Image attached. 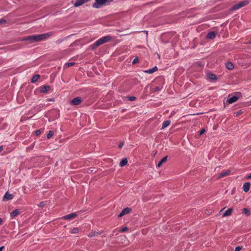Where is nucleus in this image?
Instances as JSON below:
<instances>
[{
  "label": "nucleus",
  "instance_id": "17",
  "mask_svg": "<svg viewBox=\"0 0 251 251\" xmlns=\"http://www.w3.org/2000/svg\"><path fill=\"white\" fill-rule=\"evenodd\" d=\"M230 173V171L229 170H227L225 172H222L219 176V177H223L226 176H228Z\"/></svg>",
  "mask_w": 251,
  "mask_h": 251
},
{
  "label": "nucleus",
  "instance_id": "19",
  "mask_svg": "<svg viewBox=\"0 0 251 251\" xmlns=\"http://www.w3.org/2000/svg\"><path fill=\"white\" fill-rule=\"evenodd\" d=\"M167 159V156H165V157H163V158H162L161 160L158 163V164L157 165V167H160L163 163L166 162Z\"/></svg>",
  "mask_w": 251,
  "mask_h": 251
},
{
  "label": "nucleus",
  "instance_id": "32",
  "mask_svg": "<svg viewBox=\"0 0 251 251\" xmlns=\"http://www.w3.org/2000/svg\"><path fill=\"white\" fill-rule=\"evenodd\" d=\"M41 130H37L35 131V134L36 136H39L41 134Z\"/></svg>",
  "mask_w": 251,
  "mask_h": 251
},
{
  "label": "nucleus",
  "instance_id": "13",
  "mask_svg": "<svg viewBox=\"0 0 251 251\" xmlns=\"http://www.w3.org/2000/svg\"><path fill=\"white\" fill-rule=\"evenodd\" d=\"M157 70H158V69H157V67L155 66L152 69L144 71V72L147 74H151L154 73L156 71H157Z\"/></svg>",
  "mask_w": 251,
  "mask_h": 251
},
{
  "label": "nucleus",
  "instance_id": "24",
  "mask_svg": "<svg viewBox=\"0 0 251 251\" xmlns=\"http://www.w3.org/2000/svg\"><path fill=\"white\" fill-rule=\"evenodd\" d=\"M243 213L247 216L250 215L251 214L250 211L249 209L247 208H244L243 209Z\"/></svg>",
  "mask_w": 251,
  "mask_h": 251
},
{
  "label": "nucleus",
  "instance_id": "30",
  "mask_svg": "<svg viewBox=\"0 0 251 251\" xmlns=\"http://www.w3.org/2000/svg\"><path fill=\"white\" fill-rule=\"evenodd\" d=\"M128 230V228L127 227H125L120 230V232H124L127 231Z\"/></svg>",
  "mask_w": 251,
  "mask_h": 251
},
{
  "label": "nucleus",
  "instance_id": "33",
  "mask_svg": "<svg viewBox=\"0 0 251 251\" xmlns=\"http://www.w3.org/2000/svg\"><path fill=\"white\" fill-rule=\"evenodd\" d=\"M242 247L241 246H238L235 248L234 251H240L241 250H242Z\"/></svg>",
  "mask_w": 251,
  "mask_h": 251
},
{
  "label": "nucleus",
  "instance_id": "26",
  "mask_svg": "<svg viewBox=\"0 0 251 251\" xmlns=\"http://www.w3.org/2000/svg\"><path fill=\"white\" fill-rule=\"evenodd\" d=\"M54 134V132L53 131H50L48 133V134H47V138L48 139H50V138L51 137H52V136Z\"/></svg>",
  "mask_w": 251,
  "mask_h": 251
},
{
  "label": "nucleus",
  "instance_id": "5",
  "mask_svg": "<svg viewBox=\"0 0 251 251\" xmlns=\"http://www.w3.org/2000/svg\"><path fill=\"white\" fill-rule=\"evenodd\" d=\"M241 96L240 93H236L235 95L232 96H228V99L227 100V102L229 104L233 103L236 101L238 100L239 99V98Z\"/></svg>",
  "mask_w": 251,
  "mask_h": 251
},
{
  "label": "nucleus",
  "instance_id": "23",
  "mask_svg": "<svg viewBox=\"0 0 251 251\" xmlns=\"http://www.w3.org/2000/svg\"><path fill=\"white\" fill-rule=\"evenodd\" d=\"M79 229L77 227H74L72 229H71L70 232L72 234H76L78 233Z\"/></svg>",
  "mask_w": 251,
  "mask_h": 251
},
{
  "label": "nucleus",
  "instance_id": "27",
  "mask_svg": "<svg viewBox=\"0 0 251 251\" xmlns=\"http://www.w3.org/2000/svg\"><path fill=\"white\" fill-rule=\"evenodd\" d=\"M130 209L128 207L125 208L123 210V213H124L125 214L128 213L130 212Z\"/></svg>",
  "mask_w": 251,
  "mask_h": 251
},
{
  "label": "nucleus",
  "instance_id": "9",
  "mask_svg": "<svg viewBox=\"0 0 251 251\" xmlns=\"http://www.w3.org/2000/svg\"><path fill=\"white\" fill-rule=\"evenodd\" d=\"M89 0H76L74 4V6L75 7H78L79 6L83 4L86 3Z\"/></svg>",
  "mask_w": 251,
  "mask_h": 251
},
{
  "label": "nucleus",
  "instance_id": "10",
  "mask_svg": "<svg viewBox=\"0 0 251 251\" xmlns=\"http://www.w3.org/2000/svg\"><path fill=\"white\" fill-rule=\"evenodd\" d=\"M251 186V184L249 182H246L244 184L243 189L245 192L249 191Z\"/></svg>",
  "mask_w": 251,
  "mask_h": 251
},
{
  "label": "nucleus",
  "instance_id": "2",
  "mask_svg": "<svg viewBox=\"0 0 251 251\" xmlns=\"http://www.w3.org/2000/svg\"><path fill=\"white\" fill-rule=\"evenodd\" d=\"M111 39L112 37L110 36L102 37L96 41L93 45H92V48L94 49L105 43L109 42Z\"/></svg>",
  "mask_w": 251,
  "mask_h": 251
},
{
  "label": "nucleus",
  "instance_id": "29",
  "mask_svg": "<svg viewBox=\"0 0 251 251\" xmlns=\"http://www.w3.org/2000/svg\"><path fill=\"white\" fill-rule=\"evenodd\" d=\"M139 61V59H138V57H135L134 60H133L132 61V64H136L137 63H138Z\"/></svg>",
  "mask_w": 251,
  "mask_h": 251
},
{
  "label": "nucleus",
  "instance_id": "8",
  "mask_svg": "<svg viewBox=\"0 0 251 251\" xmlns=\"http://www.w3.org/2000/svg\"><path fill=\"white\" fill-rule=\"evenodd\" d=\"M14 196L9 194L8 192H6L3 196V201H7L13 198Z\"/></svg>",
  "mask_w": 251,
  "mask_h": 251
},
{
  "label": "nucleus",
  "instance_id": "15",
  "mask_svg": "<svg viewBox=\"0 0 251 251\" xmlns=\"http://www.w3.org/2000/svg\"><path fill=\"white\" fill-rule=\"evenodd\" d=\"M102 232H103L102 231H101L100 232H96V231L92 232L90 233L89 234V235H88V236L89 237H94V236H98V235L102 233Z\"/></svg>",
  "mask_w": 251,
  "mask_h": 251
},
{
  "label": "nucleus",
  "instance_id": "37",
  "mask_svg": "<svg viewBox=\"0 0 251 251\" xmlns=\"http://www.w3.org/2000/svg\"><path fill=\"white\" fill-rule=\"evenodd\" d=\"M205 132V130L204 129H201L200 132V135H201L203 134Z\"/></svg>",
  "mask_w": 251,
  "mask_h": 251
},
{
  "label": "nucleus",
  "instance_id": "16",
  "mask_svg": "<svg viewBox=\"0 0 251 251\" xmlns=\"http://www.w3.org/2000/svg\"><path fill=\"white\" fill-rule=\"evenodd\" d=\"M207 77L209 79L211 80H216L217 79V76L215 75L210 73L207 75Z\"/></svg>",
  "mask_w": 251,
  "mask_h": 251
},
{
  "label": "nucleus",
  "instance_id": "14",
  "mask_svg": "<svg viewBox=\"0 0 251 251\" xmlns=\"http://www.w3.org/2000/svg\"><path fill=\"white\" fill-rule=\"evenodd\" d=\"M233 209L232 208L228 209L223 215V217L229 216L231 215Z\"/></svg>",
  "mask_w": 251,
  "mask_h": 251
},
{
  "label": "nucleus",
  "instance_id": "39",
  "mask_svg": "<svg viewBox=\"0 0 251 251\" xmlns=\"http://www.w3.org/2000/svg\"><path fill=\"white\" fill-rule=\"evenodd\" d=\"M246 178L247 179H251V173L246 177Z\"/></svg>",
  "mask_w": 251,
  "mask_h": 251
},
{
  "label": "nucleus",
  "instance_id": "40",
  "mask_svg": "<svg viewBox=\"0 0 251 251\" xmlns=\"http://www.w3.org/2000/svg\"><path fill=\"white\" fill-rule=\"evenodd\" d=\"M6 21L4 20H0V24H2L5 23Z\"/></svg>",
  "mask_w": 251,
  "mask_h": 251
},
{
  "label": "nucleus",
  "instance_id": "38",
  "mask_svg": "<svg viewBox=\"0 0 251 251\" xmlns=\"http://www.w3.org/2000/svg\"><path fill=\"white\" fill-rule=\"evenodd\" d=\"M124 215H125V214L124 213H123V211H122V212L119 215V217H122Z\"/></svg>",
  "mask_w": 251,
  "mask_h": 251
},
{
  "label": "nucleus",
  "instance_id": "11",
  "mask_svg": "<svg viewBox=\"0 0 251 251\" xmlns=\"http://www.w3.org/2000/svg\"><path fill=\"white\" fill-rule=\"evenodd\" d=\"M216 34L215 31H211L209 32L207 35L206 38L208 39H213L216 37Z\"/></svg>",
  "mask_w": 251,
  "mask_h": 251
},
{
  "label": "nucleus",
  "instance_id": "20",
  "mask_svg": "<svg viewBox=\"0 0 251 251\" xmlns=\"http://www.w3.org/2000/svg\"><path fill=\"white\" fill-rule=\"evenodd\" d=\"M171 121L170 120H167L164 121L162 124V128H165L170 125Z\"/></svg>",
  "mask_w": 251,
  "mask_h": 251
},
{
  "label": "nucleus",
  "instance_id": "35",
  "mask_svg": "<svg viewBox=\"0 0 251 251\" xmlns=\"http://www.w3.org/2000/svg\"><path fill=\"white\" fill-rule=\"evenodd\" d=\"M241 113H242V111L241 110H240L237 112L235 113L236 116H238L240 115Z\"/></svg>",
  "mask_w": 251,
  "mask_h": 251
},
{
  "label": "nucleus",
  "instance_id": "34",
  "mask_svg": "<svg viewBox=\"0 0 251 251\" xmlns=\"http://www.w3.org/2000/svg\"><path fill=\"white\" fill-rule=\"evenodd\" d=\"M161 88H162V87H160V86L155 87L154 88V91H155V92L158 91L160 90V89H161Z\"/></svg>",
  "mask_w": 251,
  "mask_h": 251
},
{
  "label": "nucleus",
  "instance_id": "12",
  "mask_svg": "<svg viewBox=\"0 0 251 251\" xmlns=\"http://www.w3.org/2000/svg\"><path fill=\"white\" fill-rule=\"evenodd\" d=\"M50 89V87L48 85L42 86L40 87V91L42 93H46Z\"/></svg>",
  "mask_w": 251,
  "mask_h": 251
},
{
  "label": "nucleus",
  "instance_id": "6",
  "mask_svg": "<svg viewBox=\"0 0 251 251\" xmlns=\"http://www.w3.org/2000/svg\"><path fill=\"white\" fill-rule=\"evenodd\" d=\"M77 216V215L76 213H73L63 216L61 219L63 220H72L75 219Z\"/></svg>",
  "mask_w": 251,
  "mask_h": 251
},
{
  "label": "nucleus",
  "instance_id": "31",
  "mask_svg": "<svg viewBox=\"0 0 251 251\" xmlns=\"http://www.w3.org/2000/svg\"><path fill=\"white\" fill-rule=\"evenodd\" d=\"M128 99L130 101H134L136 100V98L134 96H131V97H128Z\"/></svg>",
  "mask_w": 251,
  "mask_h": 251
},
{
  "label": "nucleus",
  "instance_id": "43",
  "mask_svg": "<svg viewBox=\"0 0 251 251\" xmlns=\"http://www.w3.org/2000/svg\"><path fill=\"white\" fill-rule=\"evenodd\" d=\"M3 248H4L3 246L0 247V251H2V250H3Z\"/></svg>",
  "mask_w": 251,
  "mask_h": 251
},
{
  "label": "nucleus",
  "instance_id": "22",
  "mask_svg": "<svg viewBox=\"0 0 251 251\" xmlns=\"http://www.w3.org/2000/svg\"><path fill=\"white\" fill-rule=\"evenodd\" d=\"M127 163V160L126 158L123 159L120 162V166L121 167L124 166Z\"/></svg>",
  "mask_w": 251,
  "mask_h": 251
},
{
  "label": "nucleus",
  "instance_id": "25",
  "mask_svg": "<svg viewBox=\"0 0 251 251\" xmlns=\"http://www.w3.org/2000/svg\"><path fill=\"white\" fill-rule=\"evenodd\" d=\"M39 78V75H34L32 78V82H33V83L35 82L38 80V79Z\"/></svg>",
  "mask_w": 251,
  "mask_h": 251
},
{
  "label": "nucleus",
  "instance_id": "7",
  "mask_svg": "<svg viewBox=\"0 0 251 251\" xmlns=\"http://www.w3.org/2000/svg\"><path fill=\"white\" fill-rule=\"evenodd\" d=\"M82 100L81 97H76L71 100V103L74 105H77L81 103Z\"/></svg>",
  "mask_w": 251,
  "mask_h": 251
},
{
  "label": "nucleus",
  "instance_id": "1",
  "mask_svg": "<svg viewBox=\"0 0 251 251\" xmlns=\"http://www.w3.org/2000/svg\"><path fill=\"white\" fill-rule=\"evenodd\" d=\"M51 35L50 32L46 33L44 34L29 35L24 37L22 39L23 41H28L30 43H34L35 42H39L41 41H44L48 38Z\"/></svg>",
  "mask_w": 251,
  "mask_h": 251
},
{
  "label": "nucleus",
  "instance_id": "3",
  "mask_svg": "<svg viewBox=\"0 0 251 251\" xmlns=\"http://www.w3.org/2000/svg\"><path fill=\"white\" fill-rule=\"evenodd\" d=\"M113 0H95L93 6L96 8H99L103 5H107Z\"/></svg>",
  "mask_w": 251,
  "mask_h": 251
},
{
  "label": "nucleus",
  "instance_id": "36",
  "mask_svg": "<svg viewBox=\"0 0 251 251\" xmlns=\"http://www.w3.org/2000/svg\"><path fill=\"white\" fill-rule=\"evenodd\" d=\"M123 146H124V143L121 142L119 144L118 147H119V148L121 149L123 147Z\"/></svg>",
  "mask_w": 251,
  "mask_h": 251
},
{
  "label": "nucleus",
  "instance_id": "41",
  "mask_svg": "<svg viewBox=\"0 0 251 251\" xmlns=\"http://www.w3.org/2000/svg\"><path fill=\"white\" fill-rule=\"evenodd\" d=\"M3 147L2 146H0V152L3 150Z\"/></svg>",
  "mask_w": 251,
  "mask_h": 251
},
{
  "label": "nucleus",
  "instance_id": "21",
  "mask_svg": "<svg viewBox=\"0 0 251 251\" xmlns=\"http://www.w3.org/2000/svg\"><path fill=\"white\" fill-rule=\"evenodd\" d=\"M226 67L229 70H232L234 68L233 64L231 62H227L226 64Z\"/></svg>",
  "mask_w": 251,
  "mask_h": 251
},
{
  "label": "nucleus",
  "instance_id": "4",
  "mask_svg": "<svg viewBox=\"0 0 251 251\" xmlns=\"http://www.w3.org/2000/svg\"><path fill=\"white\" fill-rule=\"evenodd\" d=\"M249 4L248 0L241 1L239 3L234 5L231 8V10H236L242 8Z\"/></svg>",
  "mask_w": 251,
  "mask_h": 251
},
{
  "label": "nucleus",
  "instance_id": "18",
  "mask_svg": "<svg viewBox=\"0 0 251 251\" xmlns=\"http://www.w3.org/2000/svg\"><path fill=\"white\" fill-rule=\"evenodd\" d=\"M20 213V211L18 209L14 210L11 213V217H15L18 216Z\"/></svg>",
  "mask_w": 251,
  "mask_h": 251
},
{
  "label": "nucleus",
  "instance_id": "42",
  "mask_svg": "<svg viewBox=\"0 0 251 251\" xmlns=\"http://www.w3.org/2000/svg\"><path fill=\"white\" fill-rule=\"evenodd\" d=\"M2 223V219L0 218V225H1Z\"/></svg>",
  "mask_w": 251,
  "mask_h": 251
},
{
  "label": "nucleus",
  "instance_id": "28",
  "mask_svg": "<svg viewBox=\"0 0 251 251\" xmlns=\"http://www.w3.org/2000/svg\"><path fill=\"white\" fill-rule=\"evenodd\" d=\"M75 62H68L65 64V66H67L68 67H70L73 66L75 65Z\"/></svg>",
  "mask_w": 251,
  "mask_h": 251
}]
</instances>
